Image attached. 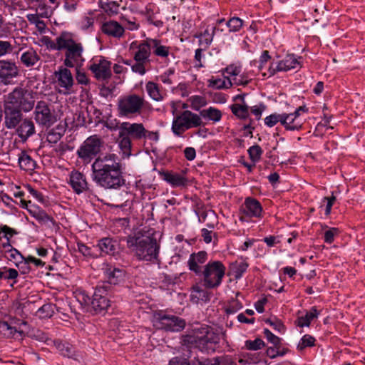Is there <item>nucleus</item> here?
<instances>
[{
  "instance_id": "1",
  "label": "nucleus",
  "mask_w": 365,
  "mask_h": 365,
  "mask_svg": "<svg viewBox=\"0 0 365 365\" xmlns=\"http://www.w3.org/2000/svg\"><path fill=\"white\" fill-rule=\"evenodd\" d=\"M92 179L106 190H118L125 185L122 165L114 153L96 158L91 165Z\"/></svg>"
},
{
  "instance_id": "2",
  "label": "nucleus",
  "mask_w": 365,
  "mask_h": 365,
  "mask_svg": "<svg viewBox=\"0 0 365 365\" xmlns=\"http://www.w3.org/2000/svg\"><path fill=\"white\" fill-rule=\"evenodd\" d=\"M127 245L140 260L157 259L160 246L155 239L148 236H129Z\"/></svg>"
},
{
  "instance_id": "3",
  "label": "nucleus",
  "mask_w": 365,
  "mask_h": 365,
  "mask_svg": "<svg viewBox=\"0 0 365 365\" xmlns=\"http://www.w3.org/2000/svg\"><path fill=\"white\" fill-rule=\"evenodd\" d=\"M62 50H64L63 64L68 68L82 67L85 62L84 48L81 43L77 42L71 33L67 32Z\"/></svg>"
},
{
  "instance_id": "4",
  "label": "nucleus",
  "mask_w": 365,
  "mask_h": 365,
  "mask_svg": "<svg viewBox=\"0 0 365 365\" xmlns=\"http://www.w3.org/2000/svg\"><path fill=\"white\" fill-rule=\"evenodd\" d=\"M225 267L220 261L208 262L203 267L202 272L198 274L202 277L205 288L215 289L218 287L225 274Z\"/></svg>"
},
{
  "instance_id": "5",
  "label": "nucleus",
  "mask_w": 365,
  "mask_h": 365,
  "mask_svg": "<svg viewBox=\"0 0 365 365\" xmlns=\"http://www.w3.org/2000/svg\"><path fill=\"white\" fill-rule=\"evenodd\" d=\"M143 97L137 94H129L120 97L117 103L120 117L131 118L140 115L145 105Z\"/></svg>"
},
{
  "instance_id": "6",
  "label": "nucleus",
  "mask_w": 365,
  "mask_h": 365,
  "mask_svg": "<svg viewBox=\"0 0 365 365\" xmlns=\"http://www.w3.org/2000/svg\"><path fill=\"white\" fill-rule=\"evenodd\" d=\"M202 125H203V122L201 117L187 110L178 114L174 118L172 123V131L175 135L181 136L185 130Z\"/></svg>"
},
{
  "instance_id": "7",
  "label": "nucleus",
  "mask_w": 365,
  "mask_h": 365,
  "mask_svg": "<svg viewBox=\"0 0 365 365\" xmlns=\"http://www.w3.org/2000/svg\"><path fill=\"white\" fill-rule=\"evenodd\" d=\"M219 336L213 331L207 330L205 334L202 336L195 335L182 336L181 343L187 348H197L201 351L213 350V345L217 344Z\"/></svg>"
},
{
  "instance_id": "8",
  "label": "nucleus",
  "mask_w": 365,
  "mask_h": 365,
  "mask_svg": "<svg viewBox=\"0 0 365 365\" xmlns=\"http://www.w3.org/2000/svg\"><path fill=\"white\" fill-rule=\"evenodd\" d=\"M6 103L21 111L29 112L34 107L35 101L32 92L16 88L8 95Z\"/></svg>"
},
{
  "instance_id": "9",
  "label": "nucleus",
  "mask_w": 365,
  "mask_h": 365,
  "mask_svg": "<svg viewBox=\"0 0 365 365\" xmlns=\"http://www.w3.org/2000/svg\"><path fill=\"white\" fill-rule=\"evenodd\" d=\"M103 140L97 135L87 138L77 150L78 157L88 163L101 152Z\"/></svg>"
},
{
  "instance_id": "10",
  "label": "nucleus",
  "mask_w": 365,
  "mask_h": 365,
  "mask_svg": "<svg viewBox=\"0 0 365 365\" xmlns=\"http://www.w3.org/2000/svg\"><path fill=\"white\" fill-rule=\"evenodd\" d=\"M34 118L38 125L46 128L51 127L57 121L55 111L51 110V105L43 101L37 102L34 108Z\"/></svg>"
},
{
  "instance_id": "11",
  "label": "nucleus",
  "mask_w": 365,
  "mask_h": 365,
  "mask_svg": "<svg viewBox=\"0 0 365 365\" xmlns=\"http://www.w3.org/2000/svg\"><path fill=\"white\" fill-rule=\"evenodd\" d=\"M154 319V326L166 331H180L185 326V320L175 315L160 312L155 314Z\"/></svg>"
},
{
  "instance_id": "12",
  "label": "nucleus",
  "mask_w": 365,
  "mask_h": 365,
  "mask_svg": "<svg viewBox=\"0 0 365 365\" xmlns=\"http://www.w3.org/2000/svg\"><path fill=\"white\" fill-rule=\"evenodd\" d=\"M109 292V285L103 284L96 287L91 301V306L96 314L103 313L110 307V301L108 297Z\"/></svg>"
},
{
  "instance_id": "13",
  "label": "nucleus",
  "mask_w": 365,
  "mask_h": 365,
  "mask_svg": "<svg viewBox=\"0 0 365 365\" xmlns=\"http://www.w3.org/2000/svg\"><path fill=\"white\" fill-rule=\"evenodd\" d=\"M19 76V68L12 60H0V83L7 86L14 83V80Z\"/></svg>"
},
{
  "instance_id": "14",
  "label": "nucleus",
  "mask_w": 365,
  "mask_h": 365,
  "mask_svg": "<svg viewBox=\"0 0 365 365\" xmlns=\"http://www.w3.org/2000/svg\"><path fill=\"white\" fill-rule=\"evenodd\" d=\"M54 76L56 79V83L58 88L59 93L63 94H70L73 91L74 80L71 71L64 67H60L54 72Z\"/></svg>"
},
{
  "instance_id": "15",
  "label": "nucleus",
  "mask_w": 365,
  "mask_h": 365,
  "mask_svg": "<svg viewBox=\"0 0 365 365\" xmlns=\"http://www.w3.org/2000/svg\"><path fill=\"white\" fill-rule=\"evenodd\" d=\"M297 66H299L301 67L299 59L297 58L294 54H288L275 66L273 63L270 65L268 68V76H272L277 72L287 71L291 69L296 68Z\"/></svg>"
},
{
  "instance_id": "16",
  "label": "nucleus",
  "mask_w": 365,
  "mask_h": 365,
  "mask_svg": "<svg viewBox=\"0 0 365 365\" xmlns=\"http://www.w3.org/2000/svg\"><path fill=\"white\" fill-rule=\"evenodd\" d=\"M118 128V130L133 140H138L145 137V128L142 123L123 122Z\"/></svg>"
},
{
  "instance_id": "17",
  "label": "nucleus",
  "mask_w": 365,
  "mask_h": 365,
  "mask_svg": "<svg viewBox=\"0 0 365 365\" xmlns=\"http://www.w3.org/2000/svg\"><path fill=\"white\" fill-rule=\"evenodd\" d=\"M150 38H147L138 44L136 41L132 42L130 45V49L136 48L137 51L133 54V59L135 61H149V58L151 54V46L150 43Z\"/></svg>"
},
{
  "instance_id": "18",
  "label": "nucleus",
  "mask_w": 365,
  "mask_h": 365,
  "mask_svg": "<svg viewBox=\"0 0 365 365\" xmlns=\"http://www.w3.org/2000/svg\"><path fill=\"white\" fill-rule=\"evenodd\" d=\"M28 203H31V201L27 202L24 199L21 200V207L23 208H26L32 217H34L39 223L48 225V227L55 225L56 222L54 219L47 214L46 211L38 208H28Z\"/></svg>"
},
{
  "instance_id": "19",
  "label": "nucleus",
  "mask_w": 365,
  "mask_h": 365,
  "mask_svg": "<svg viewBox=\"0 0 365 365\" xmlns=\"http://www.w3.org/2000/svg\"><path fill=\"white\" fill-rule=\"evenodd\" d=\"M89 70L98 80H106L111 76L110 62L104 58H101L98 62L91 63L89 66Z\"/></svg>"
},
{
  "instance_id": "20",
  "label": "nucleus",
  "mask_w": 365,
  "mask_h": 365,
  "mask_svg": "<svg viewBox=\"0 0 365 365\" xmlns=\"http://www.w3.org/2000/svg\"><path fill=\"white\" fill-rule=\"evenodd\" d=\"M5 125L9 129L16 128L23 120V115L19 109L11 107L5 103Z\"/></svg>"
},
{
  "instance_id": "21",
  "label": "nucleus",
  "mask_w": 365,
  "mask_h": 365,
  "mask_svg": "<svg viewBox=\"0 0 365 365\" xmlns=\"http://www.w3.org/2000/svg\"><path fill=\"white\" fill-rule=\"evenodd\" d=\"M241 212L249 217L261 218L262 207L257 200L247 197L241 207Z\"/></svg>"
},
{
  "instance_id": "22",
  "label": "nucleus",
  "mask_w": 365,
  "mask_h": 365,
  "mask_svg": "<svg viewBox=\"0 0 365 365\" xmlns=\"http://www.w3.org/2000/svg\"><path fill=\"white\" fill-rule=\"evenodd\" d=\"M69 184L76 194H81L88 190L86 176L78 170H73L69 175Z\"/></svg>"
},
{
  "instance_id": "23",
  "label": "nucleus",
  "mask_w": 365,
  "mask_h": 365,
  "mask_svg": "<svg viewBox=\"0 0 365 365\" xmlns=\"http://www.w3.org/2000/svg\"><path fill=\"white\" fill-rule=\"evenodd\" d=\"M101 31L110 37L120 38L125 33L124 28L117 21L110 20L105 21L101 26Z\"/></svg>"
},
{
  "instance_id": "24",
  "label": "nucleus",
  "mask_w": 365,
  "mask_h": 365,
  "mask_svg": "<svg viewBox=\"0 0 365 365\" xmlns=\"http://www.w3.org/2000/svg\"><path fill=\"white\" fill-rule=\"evenodd\" d=\"M207 258V254L205 251L190 255L187 261L189 269L194 272L197 275L202 272L201 265L203 264Z\"/></svg>"
},
{
  "instance_id": "25",
  "label": "nucleus",
  "mask_w": 365,
  "mask_h": 365,
  "mask_svg": "<svg viewBox=\"0 0 365 365\" xmlns=\"http://www.w3.org/2000/svg\"><path fill=\"white\" fill-rule=\"evenodd\" d=\"M16 234L14 229L3 225L0 227V251L4 252L11 249L10 239Z\"/></svg>"
},
{
  "instance_id": "26",
  "label": "nucleus",
  "mask_w": 365,
  "mask_h": 365,
  "mask_svg": "<svg viewBox=\"0 0 365 365\" xmlns=\"http://www.w3.org/2000/svg\"><path fill=\"white\" fill-rule=\"evenodd\" d=\"M16 132L20 138L25 141L30 136L35 133V126L34 123L29 119H24L20 123L16 129Z\"/></svg>"
},
{
  "instance_id": "27",
  "label": "nucleus",
  "mask_w": 365,
  "mask_h": 365,
  "mask_svg": "<svg viewBox=\"0 0 365 365\" xmlns=\"http://www.w3.org/2000/svg\"><path fill=\"white\" fill-rule=\"evenodd\" d=\"M132 139L123 133L120 130L118 132L117 143L118 148L122 153L123 158H128L131 155L132 150Z\"/></svg>"
},
{
  "instance_id": "28",
  "label": "nucleus",
  "mask_w": 365,
  "mask_h": 365,
  "mask_svg": "<svg viewBox=\"0 0 365 365\" xmlns=\"http://www.w3.org/2000/svg\"><path fill=\"white\" fill-rule=\"evenodd\" d=\"M281 125L287 130H299L303 122L300 119H295L290 113H282Z\"/></svg>"
},
{
  "instance_id": "29",
  "label": "nucleus",
  "mask_w": 365,
  "mask_h": 365,
  "mask_svg": "<svg viewBox=\"0 0 365 365\" xmlns=\"http://www.w3.org/2000/svg\"><path fill=\"white\" fill-rule=\"evenodd\" d=\"M67 32H62L53 41L48 36H43L41 42L50 50L62 51V46L66 36Z\"/></svg>"
},
{
  "instance_id": "30",
  "label": "nucleus",
  "mask_w": 365,
  "mask_h": 365,
  "mask_svg": "<svg viewBox=\"0 0 365 365\" xmlns=\"http://www.w3.org/2000/svg\"><path fill=\"white\" fill-rule=\"evenodd\" d=\"M200 287L198 284L192 286L191 288L190 300L194 303H198L200 301L208 302L210 299V294L206 289Z\"/></svg>"
},
{
  "instance_id": "31",
  "label": "nucleus",
  "mask_w": 365,
  "mask_h": 365,
  "mask_svg": "<svg viewBox=\"0 0 365 365\" xmlns=\"http://www.w3.org/2000/svg\"><path fill=\"white\" fill-rule=\"evenodd\" d=\"M40 59V56L32 48L24 51L20 57L21 63L26 67H32L35 66Z\"/></svg>"
},
{
  "instance_id": "32",
  "label": "nucleus",
  "mask_w": 365,
  "mask_h": 365,
  "mask_svg": "<svg viewBox=\"0 0 365 365\" xmlns=\"http://www.w3.org/2000/svg\"><path fill=\"white\" fill-rule=\"evenodd\" d=\"M18 162L21 170L33 171L36 167V161L25 150H21L19 154Z\"/></svg>"
},
{
  "instance_id": "33",
  "label": "nucleus",
  "mask_w": 365,
  "mask_h": 365,
  "mask_svg": "<svg viewBox=\"0 0 365 365\" xmlns=\"http://www.w3.org/2000/svg\"><path fill=\"white\" fill-rule=\"evenodd\" d=\"M0 334L7 338H19L24 336V331L11 326L7 322H0Z\"/></svg>"
},
{
  "instance_id": "34",
  "label": "nucleus",
  "mask_w": 365,
  "mask_h": 365,
  "mask_svg": "<svg viewBox=\"0 0 365 365\" xmlns=\"http://www.w3.org/2000/svg\"><path fill=\"white\" fill-rule=\"evenodd\" d=\"M149 41L155 56L160 58H167L169 56L170 47L163 45L160 40L150 38Z\"/></svg>"
},
{
  "instance_id": "35",
  "label": "nucleus",
  "mask_w": 365,
  "mask_h": 365,
  "mask_svg": "<svg viewBox=\"0 0 365 365\" xmlns=\"http://www.w3.org/2000/svg\"><path fill=\"white\" fill-rule=\"evenodd\" d=\"M118 244L116 241L109 237L103 238L98 242L99 250L107 255H113L117 250Z\"/></svg>"
},
{
  "instance_id": "36",
  "label": "nucleus",
  "mask_w": 365,
  "mask_h": 365,
  "mask_svg": "<svg viewBox=\"0 0 365 365\" xmlns=\"http://www.w3.org/2000/svg\"><path fill=\"white\" fill-rule=\"evenodd\" d=\"M164 180L173 187L185 186L187 183V180L182 174L176 173H165L164 174Z\"/></svg>"
},
{
  "instance_id": "37",
  "label": "nucleus",
  "mask_w": 365,
  "mask_h": 365,
  "mask_svg": "<svg viewBox=\"0 0 365 365\" xmlns=\"http://www.w3.org/2000/svg\"><path fill=\"white\" fill-rule=\"evenodd\" d=\"M105 273L106 274L108 284L110 287V284H116L123 277V271L122 269L113 267L106 268Z\"/></svg>"
},
{
  "instance_id": "38",
  "label": "nucleus",
  "mask_w": 365,
  "mask_h": 365,
  "mask_svg": "<svg viewBox=\"0 0 365 365\" xmlns=\"http://www.w3.org/2000/svg\"><path fill=\"white\" fill-rule=\"evenodd\" d=\"M66 131V128L62 125H58L52 129L49 130L47 135L46 140L50 143H56L58 142L62 136L64 135Z\"/></svg>"
},
{
  "instance_id": "39",
  "label": "nucleus",
  "mask_w": 365,
  "mask_h": 365,
  "mask_svg": "<svg viewBox=\"0 0 365 365\" xmlns=\"http://www.w3.org/2000/svg\"><path fill=\"white\" fill-rule=\"evenodd\" d=\"M145 89L148 94L153 100L155 101H160L163 100V94L157 83L153 81H148L145 85Z\"/></svg>"
},
{
  "instance_id": "40",
  "label": "nucleus",
  "mask_w": 365,
  "mask_h": 365,
  "mask_svg": "<svg viewBox=\"0 0 365 365\" xmlns=\"http://www.w3.org/2000/svg\"><path fill=\"white\" fill-rule=\"evenodd\" d=\"M249 106L247 104L235 103L230 106L232 113L239 119H247L249 115Z\"/></svg>"
},
{
  "instance_id": "41",
  "label": "nucleus",
  "mask_w": 365,
  "mask_h": 365,
  "mask_svg": "<svg viewBox=\"0 0 365 365\" xmlns=\"http://www.w3.org/2000/svg\"><path fill=\"white\" fill-rule=\"evenodd\" d=\"M200 116L207 118L214 122H218L222 118V113L220 110L210 107L207 109H204L200 112Z\"/></svg>"
},
{
  "instance_id": "42",
  "label": "nucleus",
  "mask_w": 365,
  "mask_h": 365,
  "mask_svg": "<svg viewBox=\"0 0 365 365\" xmlns=\"http://www.w3.org/2000/svg\"><path fill=\"white\" fill-rule=\"evenodd\" d=\"M319 312L315 307H312L309 312H307L305 316L301 317L298 319V326L300 327H309L311 322L317 318L319 315Z\"/></svg>"
},
{
  "instance_id": "43",
  "label": "nucleus",
  "mask_w": 365,
  "mask_h": 365,
  "mask_svg": "<svg viewBox=\"0 0 365 365\" xmlns=\"http://www.w3.org/2000/svg\"><path fill=\"white\" fill-rule=\"evenodd\" d=\"M217 31H218V29L215 26L212 28L211 33L207 29L203 33H201L200 35L197 36V37L200 38V44L201 46H204V48H207L210 45L212 41L213 36Z\"/></svg>"
},
{
  "instance_id": "44",
  "label": "nucleus",
  "mask_w": 365,
  "mask_h": 365,
  "mask_svg": "<svg viewBox=\"0 0 365 365\" xmlns=\"http://www.w3.org/2000/svg\"><path fill=\"white\" fill-rule=\"evenodd\" d=\"M210 86L217 89H227L232 86V83L230 78L227 77L225 79L221 78H212L209 81Z\"/></svg>"
},
{
  "instance_id": "45",
  "label": "nucleus",
  "mask_w": 365,
  "mask_h": 365,
  "mask_svg": "<svg viewBox=\"0 0 365 365\" xmlns=\"http://www.w3.org/2000/svg\"><path fill=\"white\" fill-rule=\"evenodd\" d=\"M54 344L59 353L63 356L71 357L73 355V347L68 343L55 341Z\"/></svg>"
},
{
  "instance_id": "46",
  "label": "nucleus",
  "mask_w": 365,
  "mask_h": 365,
  "mask_svg": "<svg viewBox=\"0 0 365 365\" xmlns=\"http://www.w3.org/2000/svg\"><path fill=\"white\" fill-rule=\"evenodd\" d=\"M19 276L18 271L13 268H7L4 267L0 268V280L4 279H16Z\"/></svg>"
},
{
  "instance_id": "47",
  "label": "nucleus",
  "mask_w": 365,
  "mask_h": 365,
  "mask_svg": "<svg viewBox=\"0 0 365 365\" xmlns=\"http://www.w3.org/2000/svg\"><path fill=\"white\" fill-rule=\"evenodd\" d=\"M315 339L311 335L305 334L301 339L297 345V349L302 351L307 347H312L314 346Z\"/></svg>"
},
{
  "instance_id": "48",
  "label": "nucleus",
  "mask_w": 365,
  "mask_h": 365,
  "mask_svg": "<svg viewBox=\"0 0 365 365\" xmlns=\"http://www.w3.org/2000/svg\"><path fill=\"white\" fill-rule=\"evenodd\" d=\"M247 151L250 158L255 163L261 159V156L263 153L262 149L258 145L251 146Z\"/></svg>"
},
{
  "instance_id": "49",
  "label": "nucleus",
  "mask_w": 365,
  "mask_h": 365,
  "mask_svg": "<svg viewBox=\"0 0 365 365\" xmlns=\"http://www.w3.org/2000/svg\"><path fill=\"white\" fill-rule=\"evenodd\" d=\"M226 25L230 32H237L242 27L243 21L238 17H233L226 22Z\"/></svg>"
},
{
  "instance_id": "50",
  "label": "nucleus",
  "mask_w": 365,
  "mask_h": 365,
  "mask_svg": "<svg viewBox=\"0 0 365 365\" xmlns=\"http://www.w3.org/2000/svg\"><path fill=\"white\" fill-rule=\"evenodd\" d=\"M265 346L262 339L257 338L255 340H247L245 341V346L248 350L257 351L261 349Z\"/></svg>"
},
{
  "instance_id": "51",
  "label": "nucleus",
  "mask_w": 365,
  "mask_h": 365,
  "mask_svg": "<svg viewBox=\"0 0 365 365\" xmlns=\"http://www.w3.org/2000/svg\"><path fill=\"white\" fill-rule=\"evenodd\" d=\"M248 264L245 262H241L236 264L233 267V274L236 279L242 277V274L246 272Z\"/></svg>"
},
{
  "instance_id": "52",
  "label": "nucleus",
  "mask_w": 365,
  "mask_h": 365,
  "mask_svg": "<svg viewBox=\"0 0 365 365\" xmlns=\"http://www.w3.org/2000/svg\"><path fill=\"white\" fill-rule=\"evenodd\" d=\"M14 46L10 41L0 40V58L13 52Z\"/></svg>"
},
{
  "instance_id": "53",
  "label": "nucleus",
  "mask_w": 365,
  "mask_h": 365,
  "mask_svg": "<svg viewBox=\"0 0 365 365\" xmlns=\"http://www.w3.org/2000/svg\"><path fill=\"white\" fill-rule=\"evenodd\" d=\"M264 334L269 342L272 344L276 348H279L281 344V339L272 334L268 329H264Z\"/></svg>"
},
{
  "instance_id": "54",
  "label": "nucleus",
  "mask_w": 365,
  "mask_h": 365,
  "mask_svg": "<svg viewBox=\"0 0 365 365\" xmlns=\"http://www.w3.org/2000/svg\"><path fill=\"white\" fill-rule=\"evenodd\" d=\"M81 68V67L76 68V79L78 84L87 86L89 84L90 80L88 79L86 73L83 71Z\"/></svg>"
},
{
  "instance_id": "55",
  "label": "nucleus",
  "mask_w": 365,
  "mask_h": 365,
  "mask_svg": "<svg viewBox=\"0 0 365 365\" xmlns=\"http://www.w3.org/2000/svg\"><path fill=\"white\" fill-rule=\"evenodd\" d=\"M281 120L282 114L273 113L264 118V123L269 127H272L278 122L281 123Z\"/></svg>"
},
{
  "instance_id": "56",
  "label": "nucleus",
  "mask_w": 365,
  "mask_h": 365,
  "mask_svg": "<svg viewBox=\"0 0 365 365\" xmlns=\"http://www.w3.org/2000/svg\"><path fill=\"white\" fill-rule=\"evenodd\" d=\"M147 62L145 61H135V63L131 65V70L134 73H139L143 76L146 73L145 64Z\"/></svg>"
},
{
  "instance_id": "57",
  "label": "nucleus",
  "mask_w": 365,
  "mask_h": 365,
  "mask_svg": "<svg viewBox=\"0 0 365 365\" xmlns=\"http://www.w3.org/2000/svg\"><path fill=\"white\" fill-rule=\"evenodd\" d=\"M339 230L337 228L332 227L324 233V241L327 243L331 244L334 240V236L338 235Z\"/></svg>"
},
{
  "instance_id": "58",
  "label": "nucleus",
  "mask_w": 365,
  "mask_h": 365,
  "mask_svg": "<svg viewBox=\"0 0 365 365\" xmlns=\"http://www.w3.org/2000/svg\"><path fill=\"white\" fill-rule=\"evenodd\" d=\"M71 150L72 148L70 147L67 143L61 142L56 146L53 151L57 156H62L66 153V151Z\"/></svg>"
},
{
  "instance_id": "59",
  "label": "nucleus",
  "mask_w": 365,
  "mask_h": 365,
  "mask_svg": "<svg viewBox=\"0 0 365 365\" xmlns=\"http://www.w3.org/2000/svg\"><path fill=\"white\" fill-rule=\"evenodd\" d=\"M4 252L9 253L8 257L10 259H13L16 261H19L20 259L22 260L25 259L23 257V255L16 249L14 248L11 245V249H8V250H4Z\"/></svg>"
},
{
  "instance_id": "60",
  "label": "nucleus",
  "mask_w": 365,
  "mask_h": 365,
  "mask_svg": "<svg viewBox=\"0 0 365 365\" xmlns=\"http://www.w3.org/2000/svg\"><path fill=\"white\" fill-rule=\"evenodd\" d=\"M205 103L204 98L195 96L192 97V108L196 110H198L200 107L204 106Z\"/></svg>"
},
{
  "instance_id": "61",
  "label": "nucleus",
  "mask_w": 365,
  "mask_h": 365,
  "mask_svg": "<svg viewBox=\"0 0 365 365\" xmlns=\"http://www.w3.org/2000/svg\"><path fill=\"white\" fill-rule=\"evenodd\" d=\"M38 312L45 314L43 316V317H51L53 315V310L51 304H46L43 305L41 308L38 309Z\"/></svg>"
},
{
  "instance_id": "62",
  "label": "nucleus",
  "mask_w": 365,
  "mask_h": 365,
  "mask_svg": "<svg viewBox=\"0 0 365 365\" xmlns=\"http://www.w3.org/2000/svg\"><path fill=\"white\" fill-rule=\"evenodd\" d=\"M27 190L39 202L42 203H44L46 202L44 196L41 192L34 189L31 186L28 185Z\"/></svg>"
},
{
  "instance_id": "63",
  "label": "nucleus",
  "mask_w": 365,
  "mask_h": 365,
  "mask_svg": "<svg viewBox=\"0 0 365 365\" xmlns=\"http://www.w3.org/2000/svg\"><path fill=\"white\" fill-rule=\"evenodd\" d=\"M234 364L233 359L230 356L217 358L215 359V365H232Z\"/></svg>"
},
{
  "instance_id": "64",
  "label": "nucleus",
  "mask_w": 365,
  "mask_h": 365,
  "mask_svg": "<svg viewBox=\"0 0 365 365\" xmlns=\"http://www.w3.org/2000/svg\"><path fill=\"white\" fill-rule=\"evenodd\" d=\"M104 9L109 14H116L118 11V4L114 1L109 2L106 5Z\"/></svg>"
}]
</instances>
